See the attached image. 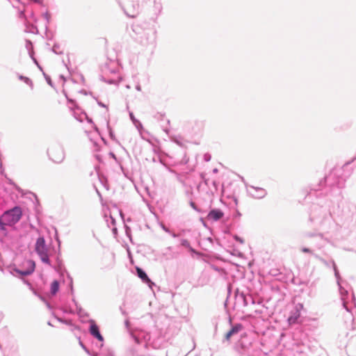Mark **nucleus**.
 <instances>
[{
  "instance_id": "nucleus-1",
  "label": "nucleus",
  "mask_w": 356,
  "mask_h": 356,
  "mask_svg": "<svg viewBox=\"0 0 356 356\" xmlns=\"http://www.w3.org/2000/svg\"><path fill=\"white\" fill-rule=\"evenodd\" d=\"M309 221L316 231L307 232L303 237L307 239H314V245L317 249H321L324 244V233L329 232L334 225V219L330 209V205L324 206L314 204L309 213Z\"/></svg>"
},
{
  "instance_id": "nucleus-2",
  "label": "nucleus",
  "mask_w": 356,
  "mask_h": 356,
  "mask_svg": "<svg viewBox=\"0 0 356 356\" xmlns=\"http://www.w3.org/2000/svg\"><path fill=\"white\" fill-rule=\"evenodd\" d=\"M343 169L341 168H333L330 173L326 175L323 180L319 183L318 188H314L315 191L322 190L321 186H325L324 190L326 194H330L333 196L334 200L339 202L341 198V189L345 186L346 179L342 176Z\"/></svg>"
},
{
  "instance_id": "nucleus-3",
  "label": "nucleus",
  "mask_w": 356,
  "mask_h": 356,
  "mask_svg": "<svg viewBox=\"0 0 356 356\" xmlns=\"http://www.w3.org/2000/svg\"><path fill=\"white\" fill-rule=\"evenodd\" d=\"M315 258L318 259L321 262H322L324 265H325L327 267L332 266L334 272V276L337 280V283L339 287V291L341 296V300L342 301L343 307L347 310L349 311V308L348 307V303L349 301L350 298H353V294L351 296L349 295L348 291L347 289L348 283L346 281L343 280L339 275V270L337 269V267L335 264V262L333 260H331L330 261H327L323 259L322 257H319L318 255H315Z\"/></svg>"
},
{
  "instance_id": "nucleus-4",
  "label": "nucleus",
  "mask_w": 356,
  "mask_h": 356,
  "mask_svg": "<svg viewBox=\"0 0 356 356\" xmlns=\"http://www.w3.org/2000/svg\"><path fill=\"white\" fill-rule=\"evenodd\" d=\"M35 251L42 262L47 264L50 267H52L49 256V248L46 245L44 236H39L37 238L35 244Z\"/></svg>"
},
{
  "instance_id": "nucleus-5",
  "label": "nucleus",
  "mask_w": 356,
  "mask_h": 356,
  "mask_svg": "<svg viewBox=\"0 0 356 356\" xmlns=\"http://www.w3.org/2000/svg\"><path fill=\"white\" fill-rule=\"evenodd\" d=\"M135 342L139 345L140 339L143 338L144 340V348H147L148 346H152L154 349L159 348L161 346L162 341L161 338L154 339L150 333H144L140 332L138 335H131Z\"/></svg>"
},
{
  "instance_id": "nucleus-6",
  "label": "nucleus",
  "mask_w": 356,
  "mask_h": 356,
  "mask_svg": "<svg viewBox=\"0 0 356 356\" xmlns=\"http://www.w3.org/2000/svg\"><path fill=\"white\" fill-rule=\"evenodd\" d=\"M22 216V211L20 207L15 206L11 209L4 211L2 215L3 221L6 226H13L17 223Z\"/></svg>"
},
{
  "instance_id": "nucleus-7",
  "label": "nucleus",
  "mask_w": 356,
  "mask_h": 356,
  "mask_svg": "<svg viewBox=\"0 0 356 356\" xmlns=\"http://www.w3.org/2000/svg\"><path fill=\"white\" fill-rule=\"evenodd\" d=\"M126 15L135 17L140 11V0H118Z\"/></svg>"
},
{
  "instance_id": "nucleus-8",
  "label": "nucleus",
  "mask_w": 356,
  "mask_h": 356,
  "mask_svg": "<svg viewBox=\"0 0 356 356\" xmlns=\"http://www.w3.org/2000/svg\"><path fill=\"white\" fill-rule=\"evenodd\" d=\"M156 42V30L151 27L143 31L140 36V42L143 46L154 47Z\"/></svg>"
},
{
  "instance_id": "nucleus-9",
  "label": "nucleus",
  "mask_w": 356,
  "mask_h": 356,
  "mask_svg": "<svg viewBox=\"0 0 356 356\" xmlns=\"http://www.w3.org/2000/svg\"><path fill=\"white\" fill-rule=\"evenodd\" d=\"M48 154L54 162L60 163L65 158V152L61 146L56 145L52 147L49 151Z\"/></svg>"
},
{
  "instance_id": "nucleus-10",
  "label": "nucleus",
  "mask_w": 356,
  "mask_h": 356,
  "mask_svg": "<svg viewBox=\"0 0 356 356\" xmlns=\"http://www.w3.org/2000/svg\"><path fill=\"white\" fill-rule=\"evenodd\" d=\"M246 191L248 195L254 199H263L267 195V191L265 188L252 185H247Z\"/></svg>"
},
{
  "instance_id": "nucleus-11",
  "label": "nucleus",
  "mask_w": 356,
  "mask_h": 356,
  "mask_svg": "<svg viewBox=\"0 0 356 356\" xmlns=\"http://www.w3.org/2000/svg\"><path fill=\"white\" fill-rule=\"evenodd\" d=\"M303 309V305L298 303L295 305L293 308L290 312V315L288 317V322L290 325L296 324L299 323L301 311Z\"/></svg>"
},
{
  "instance_id": "nucleus-12",
  "label": "nucleus",
  "mask_w": 356,
  "mask_h": 356,
  "mask_svg": "<svg viewBox=\"0 0 356 356\" xmlns=\"http://www.w3.org/2000/svg\"><path fill=\"white\" fill-rule=\"evenodd\" d=\"M27 268L25 270H19L15 268L14 270L22 276H28L31 275L35 270V264L33 260H28L26 261Z\"/></svg>"
},
{
  "instance_id": "nucleus-13",
  "label": "nucleus",
  "mask_w": 356,
  "mask_h": 356,
  "mask_svg": "<svg viewBox=\"0 0 356 356\" xmlns=\"http://www.w3.org/2000/svg\"><path fill=\"white\" fill-rule=\"evenodd\" d=\"M89 332L92 336L98 339L99 341L103 342L104 338L99 332V327L93 320H90Z\"/></svg>"
},
{
  "instance_id": "nucleus-14",
  "label": "nucleus",
  "mask_w": 356,
  "mask_h": 356,
  "mask_svg": "<svg viewBox=\"0 0 356 356\" xmlns=\"http://www.w3.org/2000/svg\"><path fill=\"white\" fill-rule=\"evenodd\" d=\"M136 273L138 277H140L142 281L147 284L148 286L152 289L153 286H155V284L148 277L147 273L140 268L136 267Z\"/></svg>"
},
{
  "instance_id": "nucleus-15",
  "label": "nucleus",
  "mask_w": 356,
  "mask_h": 356,
  "mask_svg": "<svg viewBox=\"0 0 356 356\" xmlns=\"http://www.w3.org/2000/svg\"><path fill=\"white\" fill-rule=\"evenodd\" d=\"M223 216L224 213L220 209H214L209 212L207 218L209 220L218 221L222 218Z\"/></svg>"
},
{
  "instance_id": "nucleus-16",
  "label": "nucleus",
  "mask_w": 356,
  "mask_h": 356,
  "mask_svg": "<svg viewBox=\"0 0 356 356\" xmlns=\"http://www.w3.org/2000/svg\"><path fill=\"white\" fill-rule=\"evenodd\" d=\"M243 328V326L242 324L241 323H236L235 325H234L231 330L229 331H228L225 336V340L226 341H229L230 338L232 336L238 333L240 331H241Z\"/></svg>"
},
{
  "instance_id": "nucleus-17",
  "label": "nucleus",
  "mask_w": 356,
  "mask_h": 356,
  "mask_svg": "<svg viewBox=\"0 0 356 356\" xmlns=\"http://www.w3.org/2000/svg\"><path fill=\"white\" fill-rule=\"evenodd\" d=\"M236 299L238 301H242L243 306H248L249 302L254 304V301L251 296H245L244 293H238L236 296Z\"/></svg>"
},
{
  "instance_id": "nucleus-18",
  "label": "nucleus",
  "mask_w": 356,
  "mask_h": 356,
  "mask_svg": "<svg viewBox=\"0 0 356 356\" xmlns=\"http://www.w3.org/2000/svg\"><path fill=\"white\" fill-rule=\"evenodd\" d=\"M10 3H12L13 6L14 8H18L19 10V17L22 19H24L26 17L24 10H19V8L17 7V3H20V0H9Z\"/></svg>"
},
{
  "instance_id": "nucleus-19",
  "label": "nucleus",
  "mask_w": 356,
  "mask_h": 356,
  "mask_svg": "<svg viewBox=\"0 0 356 356\" xmlns=\"http://www.w3.org/2000/svg\"><path fill=\"white\" fill-rule=\"evenodd\" d=\"M59 282L58 280H54L51 284V293L52 295H55L59 290Z\"/></svg>"
},
{
  "instance_id": "nucleus-20",
  "label": "nucleus",
  "mask_w": 356,
  "mask_h": 356,
  "mask_svg": "<svg viewBox=\"0 0 356 356\" xmlns=\"http://www.w3.org/2000/svg\"><path fill=\"white\" fill-rule=\"evenodd\" d=\"M77 339L79 340V344L80 345V346L83 348V350H84V351L89 355H91V356H97V353H91L90 351L89 350V349L83 344V343L82 342L81 339V336H78L77 337Z\"/></svg>"
},
{
  "instance_id": "nucleus-21",
  "label": "nucleus",
  "mask_w": 356,
  "mask_h": 356,
  "mask_svg": "<svg viewBox=\"0 0 356 356\" xmlns=\"http://www.w3.org/2000/svg\"><path fill=\"white\" fill-rule=\"evenodd\" d=\"M18 79L20 81H24L28 86H29L31 89L33 88V81L29 77L24 76L23 75L18 74Z\"/></svg>"
},
{
  "instance_id": "nucleus-22",
  "label": "nucleus",
  "mask_w": 356,
  "mask_h": 356,
  "mask_svg": "<svg viewBox=\"0 0 356 356\" xmlns=\"http://www.w3.org/2000/svg\"><path fill=\"white\" fill-rule=\"evenodd\" d=\"M70 326V331L75 335V337L77 338L79 335L80 332V327L77 325H72V323L70 322V324H67Z\"/></svg>"
},
{
  "instance_id": "nucleus-23",
  "label": "nucleus",
  "mask_w": 356,
  "mask_h": 356,
  "mask_svg": "<svg viewBox=\"0 0 356 356\" xmlns=\"http://www.w3.org/2000/svg\"><path fill=\"white\" fill-rule=\"evenodd\" d=\"M52 51L56 54H62L63 53V49L59 44H54L52 47Z\"/></svg>"
},
{
  "instance_id": "nucleus-24",
  "label": "nucleus",
  "mask_w": 356,
  "mask_h": 356,
  "mask_svg": "<svg viewBox=\"0 0 356 356\" xmlns=\"http://www.w3.org/2000/svg\"><path fill=\"white\" fill-rule=\"evenodd\" d=\"M25 46H26V48L28 50L30 56L32 57V55H31L32 54V51H33V44H32V42L30 40H26V45Z\"/></svg>"
},
{
  "instance_id": "nucleus-25",
  "label": "nucleus",
  "mask_w": 356,
  "mask_h": 356,
  "mask_svg": "<svg viewBox=\"0 0 356 356\" xmlns=\"http://www.w3.org/2000/svg\"><path fill=\"white\" fill-rule=\"evenodd\" d=\"M301 251L302 252H304V253L311 254L314 257H315V255H317L316 254H315L314 252V250L312 248H309L303 247V248H301Z\"/></svg>"
},
{
  "instance_id": "nucleus-26",
  "label": "nucleus",
  "mask_w": 356,
  "mask_h": 356,
  "mask_svg": "<svg viewBox=\"0 0 356 356\" xmlns=\"http://www.w3.org/2000/svg\"><path fill=\"white\" fill-rule=\"evenodd\" d=\"M181 245L186 248H190V243L187 239H181Z\"/></svg>"
},
{
  "instance_id": "nucleus-27",
  "label": "nucleus",
  "mask_w": 356,
  "mask_h": 356,
  "mask_svg": "<svg viewBox=\"0 0 356 356\" xmlns=\"http://www.w3.org/2000/svg\"><path fill=\"white\" fill-rule=\"evenodd\" d=\"M0 231L1 232H6V223L3 222L1 218H0Z\"/></svg>"
},
{
  "instance_id": "nucleus-28",
  "label": "nucleus",
  "mask_w": 356,
  "mask_h": 356,
  "mask_svg": "<svg viewBox=\"0 0 356 356\" xmlns=\"http://www.w3.org/2000/svg\"><path fill=\"white\" fill-rule=\"evenodd\" d=\"M0 231L1 232H6V223L3 222L1 218H0Z\"/></svg>"
},
{
  "instance_id": "nucleus-29",
  "label": "nucleus",
  "mask_w": 356,
  "mask_h": 356,
  "mask_svg": "<svg viewBox=\"0 0 356 356\" xmlns=\"http://www.w3.org/2000/svg\"><path fill=\"white\" fill-rule=\"evenodd\" d=\"M0 231L1 232H6V223L3 222L1 218H0Z\"/></svg>"
},
{
  "instance_id": "nucleus-30",
  "label": "nucleus",
  "mask_w": 356,
  "mask_h": 356,
  "mask_svg": "<svg viewBox=\"0 0 356 356\" xmlns=\"http://www.w3.org/2000/svg\"><path fill=\"white\" fill-rule=\"evenodd\" d=\"M134 355L136 356H151L150 354H145L140 353L138 348L136 349V353H134Z\"/></svg>"
},
{
  "instance_id": "nucleus-31",
  "label": "nucleus",
  "mask_w": 356,
  "mask_h": 356,
  "mask_svg": "<svg viewBox=\"0 0 356 356\" xmlns=\"http://www.w3.org/2000/svg\"><path fill=\"white\" fill-rule=\"evenodd\" d=\"M201 179H202L204 184L207 186L209 184V179L206 178L204 174L202 173L200 175Z\"/></svg>"
},
{
  "instance_id": "nucleus-32",
  "label": "nucleus",
  "mask_w": 356,
  "mask_h": 356,
  "mask_svg": "<svg viewBox=\"0 0 356 356\" xmlns=\"http://www.w3.org/2000/svg\"><path fill=\"white\" fill-rule=\"evenodd\" d=\"M203 159L204 161L209 162L211 159V156L209 153H206L204 154Z\"/></svg>"
},
{
  "instance_id": "nucleus-33",
  "label": "nucleus",
  "mask_w": 356,
  "mask_h": 356,
  "mask_svg": "<svg viewBox=\"0 0 356 356\" xmlns=\"http://www.w3.org/2000/svg\"><path fill=\"white\" fill-rule=\"evenodd\" d=\"M134 124L138 130L140 131L141 129H143V124L139 120H137L136 123H134Z\"/></svg>"
},
{
  "instance_id": "nucleus-34",
  "label": "nucleus",
  "mask_w": 356,
  "mask_h": 356,
  "mask_svg": "<svg viewBox=\"0 0 356 356\" xmlns=\"http://www.w3.org/2000/svg\"><path fill=\"white\" fill-rule=\"evenodd\" d=\"M44 77H45V79H46V81H47V83H48L49 86H53V83H52V81H51V78H50L49 76L46 75L44 73Z\"/></svg>"
},
{
  "instance_id": "nucleus-35",
  "label": "nucleus",
  "mask_w": 356,
  "mask_h": 356,
  "mask_svg": "<svg viewBox=\"0 0 356 356\" xmlns=\"http://www.w3.org/2000/svg\"><path fill=\"white\" fill-rule=\"evenodd\" d=\"M234 238L235 239V241L239 242L241 244L244 243V240L242 238H241L238 236H237V235H234Z\"/></svg>"
},
{
  "instance_id": "nucleus-36",
  "label": "nucleus",
  "mask_w": 356,
  "mask_h": 356,
  "mask_svg": "<svg viewBox=\"0 0 356 356\" xmlns=\"http://www.w3.org/2000/svg\"><path fill=\"white\" fill-rule=\"evenodd\" d=\"M129 117L133 123H136V121L138 120L135 118V116L134 115V113L132 112L129 113Z\"/></svg>"
},
{
  "instance_id": "nucleus-37",
  "label": "nucleus",
  "mask_w": 356,
  "mask_h": 356,
  "mask_svg": "<svg viewBox=\"0 0 356 356\" xmlns=\"http://www.w3.org/2000/svg\"><path fill=\"white\" fill-rule=\"evenodd\" d=\"M104 356H114V353L111 350H107L106 353H104Z\"/></svg>"
},
{
  "instance_id": "nucleus-38",
  "label": "nucleus",
  "mask_w": 356,
  "mask_h": 356,
  "mask_svg": "<svg viewBox=\"0 0 356 356\" xmlns=\"http://www.w3.org/2000/svg\"><path fill=\"white\" fill-rule=\"evenodd\" d=\"M57 320L60 322V323H65V324H70V322L67 320H63V318H57Z\"/></svg>"
},
{
  "instance_id": "nucleus-39",
  "label": "nucleus",
  "mask_w": 356,
  "mask_h": 356,
  "mask_svg": "<svg viewBox=\"0 0 356 356\" xmlns=\"http://www.w3.org/2000/svg\"><path fill=\"white\" fill-rule=\"evenodd\" d=\"M172 141H174L175 143H177L179 145H181V142L179 140L178 138H177V137H174L172 138Z\"/></svg>"
},
{
  "instance_id": "nucleus-40",
  "label": "nucleus",
  "mask_w": 356,
  "mask_h": 356,
  "mask_svg": "<svg viewBox=\"0 0 356 356\" xmlns=\"http://www.w3.org/2000/svg\"><path fill=\"white\" fill-rule=\"evenodd\" d=\"M162 228H163V229L165 232H167V233H171V231H170L168 227H166L165 226L163 225V226H162Z\"/></svg>"
},
{
  "instance_id": "nucleus-41",
  "label": "nucleus",
  "mask_w": 356,
  "mask_h": 356,
  "mask_svg": "<svg viewBox=\"0 0 356 356\" xmlns=\"http://www.w3.org/2000/svg\"><path fill=\"white\" fill-rule=\"evenodd\" d=\"M190 204L193 209L197 210L196 204H195V202H191Z\"/></svg>"
},
{
  "instance_id": "nucleus-42",
  "label": "nucleus",
  "mask_w": 356,
  "mask_h": 356,
  "mask_svg": "<svg viewBox=\"0 0 356 356\" xmlns=\"http://www.w3.org/2000/svg\"><path fill=\"white\" fill-rule=\"evenodd\" d=\"M173 238H177L179 236V234H175V232L169 233Z\"/></svg>"
},
{
  "instance_id": "nucleus-43",
  "label": "nucleus",
  "mask_w": 356,
  "mask_h": 356,
  "mask_svg": "<svg viewBox=\"0 0 356 356\" xmlns=\"http://www.w3.org/2000/svg\"><path fill=\"white\" fill-rule=\"evenodd\" d=\"M74 118H75L77 120H79V121H80V122H82V121H83L82 116L76 117V115H75V113H74Z\"/></svg>"
},
{
  "instance_id": "nucleus-44",
  "label": "nucleus",
  "mask_w": 356,
  "mask_h": 356,
  "mask_svg": "<svg viewBox=\"0 0 356 356\" xmlns=\"http://www.w3.org/2000/svg\"><path fill=\"white\" fill-rule=\"evenodd\" d=\"M188 249L189 250L190 252H193V253H197V252L195 251V249H193L191 245H190V248H188Z\"/></svg>"
},
{
  "instance_id": "nucleus-45",
  "label": "nucleus",
  "mask_w": 356,
  "mask_h": 356,
  "mask_svg": "<svg viewBox=\"0 0 356 356\" xmlns=\"http://www.w3.org/2000/svg\"><path fill=\"white\" fill-rule=\"evenodd\" d=\"M136 90L138 91H141V86L139 83H138L136 86Z\"/></svg>"
},
{
  "instance_id": "nucleus-46",
  "label": "nucleus",
  "mask_w": 356,
  "mask_h": 356,
  "mask_svg": "<svg viewBox=\"0 0 356 356\" xmlns=\"http://www.w3.org/2000/svg\"><path fill=\"white\" fill-rule=\"evenodd\" d=\"M212 184H213V186H214L215 190L216 191V190H217V188H218L217 182H216V181H213Z\"/></svg>"
},
{
  "instance_id": "nucleus-47",
  "label": "nucleus",
  "mask_w": 356,
  "mask_h": 356,
  "mask_svg": "<svg viewBox=\"0 0 356 356\" xmlns=\"http://www.w3.org/2000/svg\"><path fill=\"white\" fill-rule=\"evenodd\" d=\"M110 219H111V224H112L113 225H115V219H114L112 216H110Z\"/></svg>"
},
{
  "instance_id": "nucleus-48",
  "label": "nucleus",
  "mask_w": 356,
  "mask_h": 356,
  "mask_svg": "<svg viewBox=\"0 0 356 356\" xmlns=\"http://www.w3.org/2000/svg\"><path fill=\"white\" fill-rule=\"evenodd\" d=\"M104 81H105V82H107V83H110V84H113V83H114V81H113V80H112V79H109V80H104Z\"/></svg>"
},
{
  "instance_id": "nucleus-49",
  "label": "nucleus",
  "mask_w": 356,
  "mask_h": 356,
  "mask_svg": "<svg viewBox=\"0 0 356 356\" xmlns=\"http://www.w3.org/2000/svg\"><path fill=\"white\" fill-rule=\"evenodd\" d=\"M44 18L47 19V22H49V15L47 13H46L45 14H44Z\"/></svg>"
},
{
  "instance_id": "nucleus-50",
  "label": "nucleus",
  "mask_w": 356,
  "mask_h": 356,
  "mask_svg": "<svg viewBox=\"0 0 356 356\" xmlns=\"http://www.w3.org/2000/svg\"><path fill=\"white\" fill-rule=\"evenodd\" d=\"M66 97H67V99L68 102L72 103V104H74V102L72 99H69L67 96H66Z\"/></svg>"
},
{
  "instance_id": "nucleus-51",
  "label": "nucleus",
  "mask_w": 356,
  "mask_h": 356,
  "mask_svg": "<svg viewBox=\"0 0 356 356\" xmlns=\"http://www.w3.org/2000/svg\"><path fill=\"white\" fill-rule=\"evenodd\" d=\"M98 104H99V106H102V107H106L105 104H103L102 102H98Z\"/></svg>"
},
{
  "instance_id": "nucleus-52",
  "label": "nucleus",
  "mask_w": 356,
  "mask_h": 356,
  "mask_svg": "<svg viewBox=\"0 0 356 356\" xmlns=\"http://www.w3.org/2000/svg\"><path fill=\"white\" fill-rule=\"evenodd\" d=\"M129 320H126V321H125V325H126V327H129Z\"/></svg>"
},
{
  "instance_id": "nucleus-53",
  "label": "nucleus",
  "mask_w": 356,
  "mask_h": 356,
  "mask_svg": "<svg viewBox=\"0 0 356 356\" xmlns=\"http://www.w3.org/2000/svg\"><path fill=\"white\" fill-rule=\"evenodd\" d=\"M33 60H34V62L38 65V66L39 67V68H40V70H42L41 67H40V66H39V65H38V63H37L36 60H35V58H33Z\"/></svg>"
},
{
  "instance_id": "nucleus-54",
  "label": "nucleus",
  "mask_w": 356,
  "mask_h": 356,
  "mask_svg": "<svg viewBox=\"0 0 356 356\" xmlns=\"http://www.w3.org/2000/svg\"><path fill=\"white\" fill-rule=\"evenodd\" d=\"M126 233H127V235L129 236V228L127 227H126Z\"/></svg>"
},
{
  "instance_id": "nucleus-55",
  "label": "nucleus",
  "mask_w": 356,
  "mask_h": 356,
  "mask_svg": "<svg viewBox=\"0 0 356 356\" xmlns=\"http://www.w3.org/2000/svg\"><path fill=\"white\" fill-rule=\"evenodd\" d=\"M217 172H218V169H217V168H214V169L213 170V173H216Z\"/></svg>"
},
{
  "instance_id": "nucleus-56",
  "label": "nucleus",
  "mask_w": 356,
  "mask_h": 356,
  "mask_svg": "<svg viewBox=\"0 0 356 356\" xmlns=\"http://www.w3.org/2000/svg\"><path fill=\"white\" fill-rule=\"evenodd\" d=\"M113 231L115 232H117V229L115 227H113Z\"/></svg>"
},
{
  "instance_id": "nucleus-57",
  "label": "nucleus",
  "mask_w": 356,
  "mask_h": 356,
  "mask_svg": "<svg viewBox=\"0 0 356 356\" xmlns=\"http://www.w3.org/2000/svg\"><path fill=\"white\" fill-rule=\"evenodd\" d=\"M49 326H53V325L50 323V322H48L47 323Z\"/></svg>"
},
{
  "instance_id": "nucleus-58",
  "label": "nucleus",
  "mask_w": 356,
  "mask_h": 356,
  "mask_svg": "<svg viewBox=\"0 0 356 356\" xmlns=\"http://www.w3.org/2000/svg\"><path fill=\"white\" fill-rule=\"evenodd\" d=\"M81 115L86 118V113H82Z\"/></svg>"
}]
</instances>
